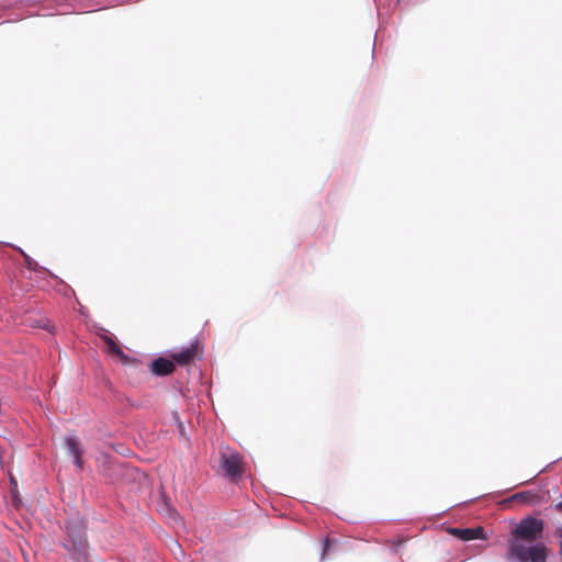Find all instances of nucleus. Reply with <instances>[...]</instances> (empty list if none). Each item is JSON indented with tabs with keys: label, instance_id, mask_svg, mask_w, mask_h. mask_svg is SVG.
I'll list each match as a JSON object with an SVG mask.
<instances>
[{
	"label": "nucleus",
	"instance_id": "nucleus-15",
	"mask_svg": "<svg viewBox=\"0 0 562 562\" xmlns=\"http://www.w3.org/2000/svg\"><path fill=\"white\" fill-rule=\"evenodd\" d=\"M328 544H329V541H328V540H326V541H325V544H324L323 557H324V555L326 554V552H327Z\"/></svg>",
	"mask_w": 562,
	"mask_h": 562
},
{
	"label": "nucleus",
	"instance_id": "nucleus-12",
	"mask_svg": "<svg viewBox=\"0 0 562 562\" xmlns=\"http://www.w3.org/2000/svg\"><path fill=\"white\" fill-rule=\"evenodd\" d=\"M9 477H10V484H11L12 492H16L18 482H16L15 477L12 474H10Z\"/></svg>",
	"mask_w": 562,
	"mask_h": 562
},
{
	"label": "nucleus",
	"instance_id": "nucleus-5",
	"mask_svg": "<svg viewBox=\"0 0 562 562\" xmlns=\"http://www.w3.org/2000/svg\"><path fill=\"white\" fill-rule=\"evenodd\" d=\"M448 532L453 537L469 541L473 539H483L484 538V529L482 527L476 528H449Z\"/></svg>",
	"mask_w": 562,
	"mask_h": 562
},
{
	"label": "nucleus",
	"instance_id": "nucleus-14",
	"mask_svg": "<svg viewBox=\"0 0 562 562\" xmlns=\"http://www.w3.org/2000/svg\"><path fill=\"white\" fill-rule=\"evenodd\" d=\"M47 324H48V321L47 319H40L37 323H36V326L38 327H44V328H48L47 327Z\"/></svg>",
	"mask_w": 562,
	"mask_h": 562
},
{
	"label": "nucleus",
	"instance_id": "nucleus-3",
	"mask_svg": "<svg viewBox=\"0 0 562 562\" xmlns=\"http://www.w3.org/2000/svg\"><path fill=\"white\" fill-rule=\"evenodd\" d=\"M543 529L544 521L542 519L528 516L518 522L512 533L516 538L515 540L533 542L541 537Z\"/></svg>",
	"mask_w": 562,
	"mask_h": 562
},
{
	"label": "nucleus",
	"instance_id": "nucleus-1",
	"mask_svg": "<svg viewBox=\"0 0 562 562\" xmlns=\"http://www.w3.org/2000/svg\"><path fill=\"white\" fill-rule=\"evenodd\" d=\"M86 531L87 526L81 518L75 517L67 520L61 546L67 552L68 562H89V542Z\"/></svg>",
	"mask_w": 562,
	"mask_h": 562
},
{
	"label": "nucleus",
	"instance_id": "nucleus-10",
	"mask_svg": "<svg viewBox=\"0 0 562 562\" xmlns=\"http://www.w3.org/2000/svg\"><path fill=\"white\" fill-rule=\"evenodd\" d=\"M510 499L515 501V502L522 503V504L536 505V504L539 503L540 496L538 494L533 493V492L524 491V492H519V493L514 494L510 497Z\"/></svg>",
	"mask_w": 562,
	"mask_h": 562
},
{
	"label": "nucleus",
	"instance_id": "nucleus-4",
	"mask_svg": "<svg viewBox=\"0 0 562 562\" xmlns=\"http://www.w3.org/2000/svg\"><path fill=\"white\" fill-rule=\"evenodd\" d=\"M220 468L224 475L235 479L243 472V458L238 452L227 447L221 448Z\"/></svg>",
	"mask_w": 562,
	"mask_h": 562
},
{
	"label": "nucleus",
	"instance_id": "nucleus-9",
	"mask_svg": "<svg viewBox=\"0 0 562 562\" xmlns=\"http://www.w3.org/2000/svg\"><path fill=\"white\" fill-rule=\"evenodd\" d=\"M122 471L123 467L120 463L105 461L102 464V474L110 481H115Z\"/></svg>",
	"mask_w": 562,
	"mask_h": 562
},
{
	"label": "nucleus",
	"instance_id": "nucleus-2",
	"mask_svg": "<svg viewBox=\"0 0 562 562\" xmlns=\"http://www.w3.org/2000/svg\"><path fill=\"white\" fill-rule=\"evenodd\" d=\"M548 549L542 542L525 546L518 540L509 541L508 557L519 562H546Z\"/></svg>",
	"mask_w": 562,
	"mask_h": 562
},
{
	"label": "nucleus",
	"instance_id": "nucleus-6",
	"mask_svg": "<svg viewBox=\"0 0 562 562\" xmlns=\"http://www.w3.org/2000/svg\"><path fill=\"white\" fill-rule=\"evenodd\" d=\"M199 352V348L196 344L191 345L190 347L171 355L173 362H177L180 366H187L194 361Z\"/></svg>",
	"mask_w": 562,
	"mask_h": 562
},
{
	"label": "nucleus",
	"instance_id": "nucleus-13",
	"mask_svg": "<svg viewBox=\"0 0 562 562\" xmlns=\"http://www.w3.org/2000/svg\"><path fill=\"white\" fill-rule=\"evenodd\" d=\"M557 535L559 536L560 538V549H559V554L562 559V527L558 529L557 531Z\"/></svg>",
	"mask_w": 562,
	"mask_h": 562
},
{
	"label": "nucleus",
	"instance_id": "nucleus-8",
	"mask_svg": "<svg viewBox=\"0 0 562 562\" xmlns=\"http://www.w3.org/2000/svg\"><path fill=\"white\" fill-rule=\"evenodd\" d=\"M66 447L69 453L74 457V463L77 465L78 469H82V450L80 448L78 439L76 437L67 438Z\"/></svg>",
	"mask_w": 562,
	"mask_h": 562
},
{
	"label": "nucleus",
	"instance_id": "nucleus-7",
	"mask_svg": "<svg viewBox=\"0 0 562 562\" xmlns=\"http://www.w3.org/2000/svg\"><path fill=\"white\" fill-rule=\"evenodd\" d=\"M150 370L159 376L168 375L173 372L175 363L172 360L160 357L151 362Z\"/></svg>",
	"mask_w": 562,
	"mask_h": 562
},
{
	"label": "nucleus",
	"instance_id": "nucleus-11",
	"mask_svg": "<svg viewBox=\"0 0 562 562\" xmlns=\"http://www.w3.org/2000/svg\"><path fill=\"white\" fill-rule=\"evenodd\" d=\"M101 339L106 345L108 351L110 353H113L120 358H126L125 353L123 352L121 346L115 341V339L112 336L109 335H101Z\"/></svg>",
	"mask_w": 562,
	"mask_h": 562
}]
</instances>
